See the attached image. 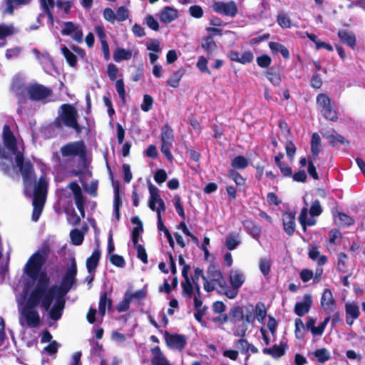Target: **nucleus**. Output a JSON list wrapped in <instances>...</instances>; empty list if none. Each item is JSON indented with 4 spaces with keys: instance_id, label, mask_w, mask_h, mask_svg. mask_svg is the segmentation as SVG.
<instances>
[{
    "instance_id": "obj_34",
    "label": "nucleus",
    "mask_w": 365,
    "mask_h": 365,
    "mask_svg": "<svg viewBox=\"0 0 365 365\" xmlns=\"http://www.w3.org/2000/svg\"><path fill=\"white\" fill-rule=\"evenodd\" d=\"M202 47L207 54H211L217 48V44L214 41L212 35L203 37Z\"/></svg>"
},
{
    "instance_id": "obj_39",
    "label": "nucleus",
    "mask_w": 365,
    "mask_h": 365,
    "mask_svg": "<svg viewBox=\"0 0 365 365\" xmlns=\"http://www.w3.org/2000/svg\"><path fill=\"white\" fill-rule=\"evenodd\" d=\"M181 286L182 289V296L187 298H192L193 296L194 284L191 282L190 279H184L181 282Z\"/></svg>"
},
{
    "instance_id": "obj_61",
    "label": "nucleus",
    "mask_w": 365,
    "mask_h": 365,
    "mask_svg": "<svg viewBox=\"0 0 365 365\" xmlns=\"http://www.w3.org/2000/svg\"><path fill=\"white\" fill-rule=\"evenodd\" d=\"M257 63L261 68H267L272 63L271 57L267 54H263L257 57Z\"/></svg>"
},
{
    "instance_id": "obj_63",
    "label": "nucleus",
    "mask_w": 365,
    "mask_h": 365,
    "mask_svg": "<svg viewBox=\"0 0 365 365\" xmlns=\"http://www.w3.org/2000/svg\"><path fill=\"white\" fill-rule=\"evenodd\" d=\"M240 242L236 239V237L233 235H229L225 239V246L227 250H235L239 245Z\"/></svg>"
},
{
    "instance_id": "obj_58",
    "label": "nucleus",
    "mask_w": 365,
    "mask_h": 365,
    "mask_svg": "<svg viewBox=\"0 0 365 365\" xmlns=\"http://www.w3.org/2000/svg\"><path fill=\"white\" fill-rule=\"evenodd\" d=\"M174 206L179 216L183 220H185L184 208L181 202L180 197L178 195H175L174 196Z\"/></svg>"
},
{
    "instance_id": "obj_42",
    "label": "nucleus",
    "mask_w": 365,
    "mask_h": 365,
    "mask_svg": "<svg viewBox=\"0 0 365 365\" xmlns=\"http://www.w3.org/2000/svg\"><path fill=\"white\" fill-rule=\"evenodd\" d=\"M31 1V0H6V9H5L4 12L9 14H13L14 11V5H27Z\"/></svg>"
},
{
    "instance_id": "obj_37",
    "label": "nucleus",
    "mask_w": 365,
    "mask_h": 365,
    "mask_svg": "<svg viewBox=\"0 0 365 365\" xmlns=\"http://www.w3.org/2000/svg\"><path fill=\"white\" fill-rule=\"evenodd\" d=\"M243 224L245 225H247V227L250 230V234L254 237V238H258L262 232L261 227L256 224L252 220H245Z\"/></svg>"
},
{
    "instance_id": "obj_35",
    "label": "nucleus",
    "mask_w": 365,
    "mask_h": 365,
    "mask_svg": "<svg viewBox=\"0 0 365 365\" xmlns=\"http://www.w3.org/2000/svg\"><path fill=\"white\" fill-rule=\"evenodd\" d=\"M313 354L320 364H324L331 359L330 352L326 348L317 349L313 352Z\"/></svg>"
},
{
    "instance_id": "obj_64",
    "label": "nucleus",
    "mask_w": 365,
    "mask_h": 365,
    "mask_svg": "<svg viewBox=\"0 0 365 365\" xmlns=\"http://www.w3.org/2000/svg\"><path fill=\"white\" fill-rule=\"evenodd\" d=\"M145 23L152 30L157 31L159 30L160 26L158 21L150 14L145 18Z\"/></svg>"
},
{
    "instance_id": "obj_33",
    "label": "nucleus",
    "mask_w": 365,
    "mask_h": 365,
    "mask_svg": "<svg viewBox=\"0 0 365 365\" xmlns=\"http://www.w3.org/2000/svg\"><path fill=\"white\" fill-rule=\"evenodd\" d=\"M133 56L130 50H126L123 48L117 47L113 52V60L118 63L124 60H129Z\"/></svg>"
},
{
    "instance_id": "obj_49",
    "label": "nucleus",
    "mask_w": 365,
    "mask_h": 365,
    "mask_svg": "<svg viewBox=\"0 0 365 365\" xmlns=\"http://www.w3.org/2000/svg\"><path fill=\"white\" fill-rule=\"evenodd\" d=\"M130 297H128V291H126L124 294L123 299L117 304L116 310L118 312L128 311L130 308Z\"/></svg>"
},
{
    "instance_id": "obj_12",
    "label": "nucleus",
    "mask_w": 365,
    "mask_h": 365,
    "mask_svg": "<svg viewBox=\"0 0 365 365\" xmlns=\"http://www.w3.org/2000/svg\"><path fill=\"white\" fill-rule=\"evenodd\" d=\"M36 307V306H30L26 302V306L22 310V314L26 324L31 328L37 327L41 324L40 316L35 309Z\"/></svg>"
},
{
    "instance_id": "obj_10",
    "label": "nucleus",
    "mask_w": 365,
    "mask_h": 365,
    "mask_svg": "<svg viewBox=\"0 0 365 365\" xmlns=\"http://www.w3.org/2000/svg\"><path fill=\"white\" fill-rule=\"evenodd\" d=\"M231 289L227 290L225 296L229 299H235L239 292V289L245 281L244 274L239 270L231 271L229 275Z\"/></svg>"
},
{
    "instance_id": "obj_62",
    "label": "nucleus",
    "mask_w": 365,
    "mask_h": 365,
    "mask_svg": "<svg viewBox=\"0 0 365 365\" xmlns=\"http://www.w3.org/2000/svg\"><path fill=\"white\" fill-rule=\"evenodd\" d=\"M110 262L112 264L118 267H123L125 264L124 258L117 254H112L110 256Z\"/></svg>"
},
{
    "instance_id": "obj_29",
    "label": "nucleus",
    "mask_w": 365,
    "mask_h": 365,
    "mask_svg": "<svg viewBox=\"0 0 365 365\" xmlns=\"http://www.w3.org/2000/svg\"><path fill=\"white\" fill-rule=\"evenodd\" d=\"M112 303V299L110 298H108V292L106 291L103 292L100 295L98 304V312L102 317L106 314V306L108 309H110Z\"/></svg>"
},
{
    "instance_id": "obj_53",
    "label": "nucleus",
    "mask_w": 365,
    "mask_h": 365,
    "mask_svg": "<svg viewBox=\"0 0 365 365\" xmlns=\"http://www.w3.org/2000/svg\"><path fill=\"white\" fill-rule=\"evenodd\" d=\"M115 89L119 95L120 98L125 103L126 92H125V84H124L123 79L120 78V79L115 80Z\"/></svg>"
},
{
    "instance_id": "obj_26",
    "label": "nucleus",
    "mask_w": 365,
    "mask_h": 365,
    "mask_svg": "<svg viewBox=\"0 0 365 365\" xmlns=\"http://www.w3.org/2000/svg\"><path fill=\"white\" fill-rule=\"evenodd\" d=\"M338 36L343 43L346 44L351 48H355L356 36L353 33L346 30H339L338 31Z\"/></svg>"
},
{
    "instance_id": "obj_14",
    "label": "nucleus",
    "mask_w": 365,
    "mask_h": 365,
    "mask_svg": "<svg viewBox=\"0 0 365 365\" xmlns=\"http://www.w3.org/2000/svg\"><path fill=\"white\" fill-rule=\"evenodd\" d=\"M56 301L53 307L48 309L49 318L53 321H58L62 317L63 312L65 307L64 296L56 295Z\"/></svg>"
},
{
    "instance_id": "obj_7",
    "label": "nucleus",
    "mask_w": 365,
    "mask_h": 365,
    "mask_svg": "<svg viewBox=\"0 0 365 365\" xmlns=\"http://www.w3.org/2000/svg\"><path fill=\"white\" fill-rule=\"evenodd\" d=\"M77 264L75 258L71 260L70 267L66 269L59 286L56 285L57 295L66 296L71 289L76 280Z\"/></svg>"
},
{
    "instance_id": "obj_59",
    "label": "nucleus",
    "mask_w": 365,
    "mask_h": 365,
    "mask_svg": "<svg viewBox=\"0 0 365 365\" xmlns=\"http://www.w3.org/2000/svg\"><path fill=\"white\" fill-rule=\"evenodd\" d=\"M134 247L137 250V257L144 264H147L148 260V255L145 251V249L142 245H134Z\"/></svg>"
},
{
    "instance_id": "obj_13",
    "label": "nucleus",
    "mask_w": 365,
    "mask_h": 365,
    "mask_svg": "<svg viewBox=\"0 0 365 365\" xmlns=\"http://www.w3.org/2000/svg\"><path fill=\"white\" fill-rule=\"evenodd\" d=\"M213 9L215 12L225 16L233 17L237 14V7L233 1L215 2L213 4Z\"/></svg>"
},
{
    "instance_id": "obj_45",
    "label": "nucleus",
    "mask_w": 365,
    "mask_h": 365,
    "mask_svg": "<svg viewBox=\"0 0 365 365\" xmlns=\"http://www.w3.org/2000/svg\"><path fill=\"white\" fill-rule=\"evenodd\" d=\"M347 255L344 252L338 254L337 269L340 272L345 273L348 271Z\"/></svg>"
},
{
    "instance_id": "obj_30",
    "label": "nucleus",
    "mask_w": 365,
    "mask_h": 365,
    "mask_svg": "<svg viewBox=\"0 0 365 365\" xmlns=\"http://www.w3.org/2000/svg\"><path fill=\"white\" fill-rule=\"evenodd\" d=\"M269 47L274 55L279 52L285 60L289 58V51L284 45L278 42L270 41Z\"/></svg>"
},
{
    "instance_id": "obj_40",
    "label": "nucleus",
    "mask_w": 365,
    "mask_h": 365,
    "mask_svg": "<svg viewBox=\"0 0 365 365\" xmlns=\"http://www.w3.org/2000/svg\"><path fill=\"white\" fill-rule=\"evenodd\" d=\"M265 76L274 86H279L282 82L280 73L277 71H273L272 69L267 70L265 72Z\"/></svg>"
},
{
    "instance_id": "obj_6",
    "label": "nucleus",
    "mask_w": 365,
    "mask_h": 365,
    "mask_svg": "<svg viewBox=\"0 0 365 365\" xmlns=\"http://www.w3.org/2000/svg\"><path fill=\"white\" fill-rule=\"evenodd\" d=\"M316 103L323 118L331 122L338 120V112L334 108V103L326 93H319L317 96Z\"/></svg>"
},
{
    "instance_id": "obj_2",
    "label": "nucleus",
    "mask_w": 365,
    "mask_h": 365,
    "mask_svg": "<svg viewBox=\"0 0 365 365\" xmlns=\"http://www.w3.org/2000/svg\"><path fill=\"white\" fill-rule=\"evenodd\" d=\"M37 279V282L31 292L27 303L30 306H38L48 311L52 302L57 295L56 285L49 287L50 279L46 272H42Z\"/></svg>"
},
{
    "instance_id": "obj_19",
    "label": "nucleus",
    "mask_w": 365,
    "mask_h": 365,
    "mask_svg": "<svg viewBox=\"0 0 365 365\" xmlns=\"http://www.w3.org/2000/svg\"><path fill=\"white\" fill-rule=\"evenodd\" d=\"M312 304V296L309 294L304 295L303 302H297L294 306V312L299 317H302L310 310Z\"/></svg>"
},
{
    "instance_id": "obj_9",
    "label": "nucleus",
    "mask_w": 365,
    "mask_h": 365,
    "mask_svg": "<svg viewBox=\"0 0 365 365\" xmlns=\"http://www.w3.org/2000/svg\"><path fill=\"white\" fill-rule=\"evenodd\" d=\"M53 94L51 88L46 87L43 84L34 83L29 85V94L27 100L32 101L46 103L48 98Z\"/></svg>"
},
{
    "instance_id": "obj_41",
    "label": "nucleus",
    "mask_w": 365,
    "mask_h": 365,
    "mask_svg": "<svg viewBox=\"0 0 365 365\" xmlns=\"http://www.w3.org/2000/svg\"><path fill=\"white\" fill-rule=\"evenodd\" d=\"M17 31V29L12 24H0V40L6 39V37L12 36Z\"/></svg>"
},
{
    "instance_id": "obj_51",
    "label": "nucleus",
    "mask_w": 365,
    "mask_h": 365,
    "mask_svg": "<svg viewBox=\"0 0 365 365\" xmlns=\"http://www.w3.org/2000/svg\"><path fill=\"white\" fill-rule=\"evenodd\" d=\"M338 217V222L341 226H349L354 225V220L348 215L342 212H336Z\"/></svg>"
},
{
    "instance_id": "obj_50",
    "label": "nucleus",
    "mask_w": 365,
    "mask_h": 365,
    "mask_svg": "<svg viewBox=\"0 0 365 365\" xmlns=\"http://www.w3.org/2000/svg\"><path fill=\"white\" fill-rule=\"evenodd\" d=\"M173 143V142L161 141L160 151L170 162L173 160V156L170 151Z\"/></svg>"
},
{
    "instance_id": "obj_54",
    "label": "nucleus",
    "mask_w": 365,
    "mask_h": 365,
    "mask_svg": "<svg viewBox=\"0 0 365 365\" xmlns=\"http://www.w3.org/2000/svg\"><path fill=\"white\" fill-rule=\"evenodd\" d=\"M272 262L269 259L262 258L259 260V268L264 276H267L270 272Z\"/></svg>"
},
{
    "instance_id": "obj_52",
    "label": "nucleus",
    "mask_w": 365,
    "mask_h": 365,
    "mask_svg": "<svg viewBox=\"0 0 365 365\" xmlns=\"http://www.w3.org/2000/svg\"><path fill=\"white\" fill-rule=\"evenodd\" d=\"M267 316V310L264 307V305L262 302H259L255 306V318L259 322H262Z\"/></svg>"
},
{
    "instance_id": "obj_31",
    "label": "nucleus",
    "mask_w": 365,
    "mask_h": 365,
    "mask_svg": "<svg viewBox=\"0 0 365 365\" xmlns=\"http://www.w3.org/2000/svg\"><path fill=\"white\" fill-rule=\"evenodd\" d=\"M323 136L329 140V144L331 147H336L339 143L344 145H349L350 143L349 141L345 139L343 135L337 133L330 135L323 134Z\"/></svg>"
},
{
    "instance_id": "obj_3",
    "label": "nucleus",
    "mask_w": 365,
    "mask_h": 365,
    "mask_svg": "<svg viewBox=\"0 0 365 365\" xmlns=\"http://www.w3.org/2000/svg\"><path fill=\"white\" fill-rule=\"evenodd\" d=\"M87 155V148L83 140L68 142L60 148V153L55 151L51 155V161L55 167L65 169L78 157L84 159Z\"/></svg>"
},
{
    "instance_id": "obj_17",
    "label": "nucleus",
    "mask_w": 365,
    "mask_h": 365,
    "mask_svg": "<svg viewBox=\"0 0 365 365\" xmlns=\"http://www.w3.org/2000/svg\"><path fill=\"white\" fill-rule=\"evenodd\" d=\"M48 183L46 180L41 178L34 187L33 201L46 202Z\"/></svg>"
},
{
    "instance_id": "obj_38",
    "label": "nucleus",
    "mask_w": 365,
    "mask_h": 365,
    "mask_svg": "<svg viewBox=\"0 0 365 365\" xmlns=\"http://www.w3.org/2000/svg\"><path fill=\"white\" fill-rule=\"evenodd\" d=\"M207 274L211 281L214 282L223 278L221 271L217 269V265L215 264H210L207 268Z\"/></svg>"
},
{
    "instance_id": "obj_21",
    "label": "nucleus",
    "mask_w": 365,
    "mask_h": 365,
    "mask_svg": "<svg viewBox=\"0 0 365 365\" xmlns=\"http://www.w3.org/2000/svg\"><path fill=\"white\" fill-rule=\"evenodd\" d=\"M153 357L151 364L153 365H171L163 354L159 346H155L150 350Z\"/></svg>"
},
{
    "instance_id": "obj_18",
    "label": "nucleus",
    "mask_w": 365,
    "mask_h": 365,
    "mask_svg": "<svg viewBox=\"0 0 365 365\" xmlns=\"http://www.w3.org/2000/svg\"><path fill=\"white\" fill-rule=\"evenodd\" d=\"M331 317L329 316L326 317L317 327H315L314 324L316 319L312 317H309L306 323V327L307 329L311 331L314 336H321L324 333V331Z\"/></svg>"
},
{
    "instance_id": "obj_23",
    "label": "nucleus",
    "mask_w": 365,
    "mask_h": 365,
    "mask_svg": "<svg viewBox=\"0 0 365 365\" xmlns=\"http://www.w3.org/2000/svg\"><path fill=\"white\" fill-rule=\"evenodd\" d=\"M101 258V251L98 248L93 250L92 255L86 259V269L88 273L91 274L96 272Z\"/></svg>"
},
{
    "instance_id": "obj_8",
    "label": "nucleus",
    "mask_w": 365,
    "mask_h": 365,
    "mask_svg": "<svg viewBox=\"0 0 365 365\" xmlns=\"http://www.w3.org/2000/svg\"><path fill=\"white\" fill-rule=\"evenodd\" d=\"M10 90L17 98L18 108L16 112L19 115H21L24 106L27 103L29 86L25 84L23 79L16 78L13 80Z\"/></svg>"
},
{
    "instance_id": "obj_48",
    "label": "nucleus",
    "mask_w": 365,
    "mask_h": 365,
    "mask_svg": "<svg viewBox=\"0 0 365 365\" xmlns=\"http://www.w3.org/2000/svg\"><path fill=\"white\" fill-rule=\"evenodd\" d=\"M71 240L73 245L78 246L83 243L84 235L78 229H73L70 232Z\"/></svg>"
},
{
    "instance_id": "obj_60",
    "label": "nucleus",
    "mask_w": 365,
    "mask_h": 365,
    "mask_svg": "<svg viewBox=\"0 0 365 365\" xmlns=\"http://www.w3.org/2000/svg\"><path fill=\"white\" fill-rule=\"evenodd\" d=\"M129 16V11L127 8L122 6L118 8L115 18L116 20L118 21H125Z\"/></svg>"
},
{
    "instance_id": "obj_16",
    "label": "nucleus",
    "mask_w": 365,
    "mask_h": 365,
    "mask_svg": "<svg viewBox=\"0 0 365 365\" xmlns=\"http://www.w3.org/2000/svg\"><path fill=\"white\" fill-rule=\"evenodd\" d=\"M320 304L322 308L327 314H331L336 309V304L330 289L327 288L324 290Z\"/></svg>"
},
{
    "instance_id": "obj_55",
    "label": "nucleus",
    "mask_w": 365,
    "mask_h": 365,
    "mask_svg": "<svg viewBox=\"0 0 365 365\" xmlns=\"http://www.w3.org/2000/svg\"><path fill=\"white\" fill-rule=\"evenodd\" d=\"M153 104V98L149 94L143 96V103L140 105V108L144 112H148L151 110Z\"/></svg>"
},
{
    "instance_id": "obj_32",
    "label": "nucleus",
    "mask_w": 365,
    "mask_h": 365,
    "mask_svg": "<svg viewBox=\"0 0 365 365\" xmlns=\"http://www.w3.org/2000/svg\"><path fill=\"white\" fill-rule=\"evenodd\" d=\"M148 189L150 192V199L148 201V206L150 209L153 211L155 210V204L158 201L161 200L160 195L159 194V190L157 187H155L151 183L148 185Z\"/></svg>"
},
{
    "instance_id": "obj_44",
    "label": "nucleus",
    "mask_w": 365,
    "mask_h": 365,
    "mask_svg": "<svg viewBox=\"0 0 365 365\" xmlns=\"http://www.w3.org/2000/svg\"><path fill=\"white\" fill-rule=\"evenodd\" d=\"M45 202L38 201H32L33 212L31 219L34 222H37L42 213Z\"/></svg>"
},
{
    "instance_id": "obj_57",
    "label": "nucleus",
    "mask_w": 365,
    "mask_h": 365,
    "mask_svg": "<svg viewBox=\"0 0 365 365\" xmlns=\"http://www.w3.org/2000/svg\"><path fill=\"white\" fill-rule=\"evenodd\" d=\"M228 176L235 181L237 185H243L245 182V178L235 170H230Z\"/></svg>"
},
{
    "instance_id": "obj_46",
    "label": "nucleus",
    "mask_w": 365,
    "mask_h": 365,
    "mask_svg": "<svg viewBox=\"0 0 365 365\" xmlns=\"http://www.w3.org/2000/svg\"><path fill=\"white\" fill-rule=\"evenodd\" d=\"M231 165L235 169L243 170L247 167L248 160L243 155H237L232 160Z\"/></svg>"
},
{
    "instance_id": "obj_1",
    "label": "nucleus",
    "mask_w": 365,
    "mask_h": 365,
    "mask_svg": "<svg viewBox=\"0 0 365 365\" xmlns=\"http://www.w3.org/2000/svg\"><path fill=\"white\" fill-rule=\"evenodd\" d=\"M1 138L5 148L15 155L16 165L21 172L25 185L31 186L36 181L34 166L30 160H24V153L19 150L16 138L7 124L3 126Z\"/></svg>"
},
{
    "instance_id": "obj_25",
    "label": "nucleus",
    "mask_w": 365,
    "mask_h": 365,
    "mask_svg": "<svg viewBox=\"0 0 365 365\" xmlns=\"http://www.w3.org/2000/svg\"><path fill=\"white\" fill-rule=\"evenodd\" d=\"M185 70L183 67H181L178 70L175 71L172 73L170 77L166 81V85L173 88H177L180 86V82L185 75Z\"/></svg>"
},
{
    "instance_id": "obj_5",
    "label": "nucleus",
    "mask_w": 365,
    "mask_h": 365,
    "mask_svg": "<svg viewBox=\"0 0 365 365\" xmlns=\"http://www.w3.org/2000/svg\"><path fill=\"white\" fill-rule=\"evenodd\" d=\"M51 249L48 244L44 243L28 259L25 265V272L33 280H36L42 272L41 269L46 263Z\"/></svg>"
},
{
    "instance_id": "obj_4",
    "label": "nucleus",
    "mask_w": 365,
    "mask_h": 365,
    "mask_svg": "<svg viewBox=\"0 0 365 365\" xmlns=\"http://www.w3.org/2000/svg\"><path fill=\"white\" fill-rule=\"evenodd\" d=\"M78 113L75 107L69 103L62 104L58 115L54 118L53 125L57 130H63L64 127L73 129L77 135L83 131V127L78 123Z\"/></svg>"
},
{
    "instance_id": "obj_36",
    "label": "nucleus",
    "mask_w": 365,
    "mask_h": 365,
    "mask_svg": "<svg viewBox=\"0 0 365 365\" xmlns=\"http://www.w3.org/2000/svg\"><path fill=\"white\" fill-rule=\"evenodd\" d=\"M61 53L71 67H76L77 66L78 60L76 56L66 46H63L61 48Z\"/></svg>"
},
{
    "instance_id": "obj_56",
    "label": "nucleus",
    "mask_w": 365,
    "mask_h": 365,
    "mask_svg": "<svg viewBox=\"0 0 365 365\" xmlns=\"http://www.w3.org/2000/svg\"><path fill=\"white\" fill-rule=\"evenodd\" d=\"M286 154L289 159L292 161L297 151V147L292 140H289L285 145Z\"/></svg>"
},
{
    "instance_id": "obj_22",
    "label": "nucleus",
    "mask_w": 365,
    "mask_h": 365,
    "mask_svg": "<svg viewBox=\"0 0 365 365\" xmlns=\"http://www.w3.org/2000/svg\"><path fill=\"white\" fill-rule=\"evenodd\" d=\"M287 344L281 341L279 346L274 344L270 348H264L262 352L272 356L274 359H277L285 354Z\"/></svg>"
},
{
    "instance_id": "obj_43",
    "label": "nucleus",
    "mask_w": 365,
    "mask_h": 365,
    "mask_svg": "<svg viewBox=\"0 0 365 365\" xmlns=\"http://www.w3.org/2000/svg\"><path fill=\"white\" fill-rule=\"evenodd\" d=\"M161 141L174 142L173 130L168 124L163 126L160 134Z\"/></svg>"
},
{
    "instance_id": "obj_24",
    "label": "nucleus",
    "mask_w": 365,
    "mask_h": 365,
    "mask_svg": "<svg viewBox=\"0 0 365 365\" xmlns=\"http://www.w3.org/2000/svg\"><path fill=\"white\" fill-rule=\"evenodd\" d=\"M229 321L234 324H237L240 322H242L244 317V309L243 307L235 304L231 307L229 311Z\"/></svg>"
},
{
    "instance_id": "obj_11",
    "label": "nucleus",
    "mask_w": 365,
    "mask_h": 365,
    "mask_svg": "<svg viewBox=\"0 0 365 365\" xmlns=\"http://www.w3.org/2000/svg\"><path fill=\"white\" fill-rule=\"evenodd\" d=\"M164 339L167 346L171 349L182 351L187 345V337L182 334H170L165 331Z\"/></svg>"
},
{
    "instance_id": "obj_47",
    "label": "nucleus",
    "mask_w": 365,
    "mask_h": 365,
    "mask_svg": "<svg viewBox=\"0 0 365 365\" xmlns=\"http://www.w3.org/2000/svg\"><path fill=\"white\" fill-rule=\"evenodd\" d=\"M345 311L346 316L351 317L352 319H357L360 314L358 305L354 303H346L345 304Z\"/></svg>"
},
{
    "instance_id": "obj_28",
    "label": "nucleus",
    "mask_w": 365,
    "mask_h": 365,
    "mask_svg": "<svg viewBox=\"0 0 365 365\" xmlns=\"http://www.w3.org/2000/svg\"><path fill=\"white\" fill-rule=\"evenodd\" d=\"M322 150L321 138L317 133H314L311 137V153L309 157L317 158Z\"/></svg>"
},
{
    "instance_id": "obj_20",
    "label": "nucleus",
    "mask_w": 365,
    "mask_h": 365,
    "mask_svg": "<svg viewBox=\"0 0 365 365\" xmlns=\"http://www.w3.org/2000/svg\"><path fill=\"white\" fill-rule=\"evenodd\" d=\"M158 17L161 22L168 24L178 17V11L170 6H166L161 10Z\"/></svg>"
},
{
    "instance_id": "obj_27",
    "label": "nucleus",
    "mask_w": 365,
    "mask_h": 365,
    "mask_svg": "<svg viewBox=\"0 0 365 365\" xmlns=\"http://www.w3.org/2000/svg\"><path fill=\"white\" fill-rule=\"evenodd\" d=\"M308 256L313 261H317L319 266H323L327 262V257L325 255H320L318 246L313 245L309 250Z\"/></svg>"
},
{
    "instance_id": "obj_15",
    "label": "nucleus",
    "mask_w": 365,
    "mask_h": 365,
    "mask_svg": "<svg viewBox=\"0 0 365 365\" xmlns=\"http://www.w3.org/2000/svg\"><path fill=\"white\" fill-rule=\"evenodd\" d=\"M295 212L285 211L282 213V215L283 230L289 236H292L295 232Z\"/></svg>"
}]
</instances>
